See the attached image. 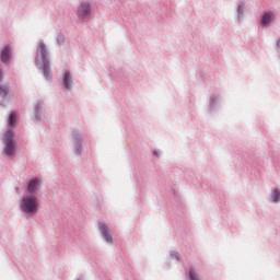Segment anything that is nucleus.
<instances>
[{
    "label": "nucleus",
    "instance_id": "obj_16",
    "mask_svg": "<svg viewBox=\"0 0 280 280\" xmlns=\"http://www.w3.org/2000/svg\"><path fill=\"white\" fill-rule=\"evenodd\" d=\"M277 45H278V47H280V40L278 42V44H277Z\"/></svg>",
    "mask_w": 280,
    "mask_h": 280
},
{
    "label": "nucleus",
    "instance_id": "obj_11",
    "mask_svg": "<svg viewBox=\"0 0 280 280\" xmlns=\"http://www.w3.org/2000/svg\"><path fill=\"white\" fill-rule=\"evenodd\" d=\"M9 124L10 126H16V113H11L9 117Z\"/></svg>",
    "mask_w": 280,
    "mask_h": 280
},
{
    "label": "nucleus",
    "instance_id": "obj_7",
    "mask_svg": "<svg viewBox=\"0 0 280 280\" xmlns=\"http://www.w3.org/2000/svg\"><path fill=\"white\" fill-rule=\"evenodd\" d=\"M10 54H11V49L8 46L4 47L2 52H1V61L2 62H9Z\"/></svg>",
    "mask_w": 280,
    "mask_h": 280
},
{
    "label": "nucleus",
    "instance_id": "obj_8",
    "mask_svg": "<svg viewBox=\"0 0 280 280\" xmlns=\"http://www.w3.org/2000/svg\"><path fill=\"white\" fill-rule=\"evenodd\" d=\"M63 84L66 89H71V73L69 71L63 73Z\"/></svg>",
    "mask_w": 280,
    "mask_h": 280
},
{
    "label": "nucleus",
    "instance_id": "obj_10",
    "mask_svg": "<svg viewBox=\"0 0 280 280\" xmlns=\"http://www.w3.org/2000/svg\"><path fill=\"white\" fill-rule=\"evenodd\" d=\"M271 200L273 202H279V200H280V191H279V189H273L272 195H271Z\"/></svg>",
    "mask_w": 280,
    "mask_h": 280
},
{
    "label": "nucleus",
    "instance_id": "obj_14",
    "mask_svg": "<svg viewBox=\"0 0 280 280\" xmlns=\"http://www.w3.org/2000/svg\"><path fill=\"white\" fill-rule=\"evenodd\" d=\"M57 43H58V45H62V43H65V36L63 35H58Z\"/></svg>",
    "mask_w": 280,
    "mask_h": 280
},
{
    "label": "nucleus",
    "instance_id": "obj_4",
    "mask_svg": "<svg viewBox=\"0 0 280 280\" xmlns=\"http://www.w3.org/2000/svg\"><path fill=\"white\" fill-rule=\"evenodd\" d=\"M78 16L80 19H86V16L91 15V3L89 2H82L78 8Z\"/></svg>",
    "mask_w": 280,
    "mask_h": 280
},
{
    "label": "nucleus",
    "instance_id": "obj_5",
    "mask_svg": "<svg viewBox=\"0 0 280 280\" xmlns=\"http://www.w3.org/2000/svg\"><path fill=\"white\" fill-rule=\"evenodd\" d=\"M98 229L106 242L109 244H113V235H110V230L108 229V225L106 223H98Z\"/></svg>",
    "mask_w": 280,
    "mask_h": 280
},
{
    "label": "nucleus",
    "instance_id": "obj_6",
    "mask_svg": "<svg viewBox=\"0 0 280 280\" xmlns=\"http://www.w3.org/2000/svg\"><path fill=\"white\" fill-rule=\"evenodd\" d=\"M39 184H40V182L38 180V178L31 180L27 186V191L30 194H36V189H38Z\"/></svg>",
    "mask_w": 280,
    "mask_h": 280
},
{
    "label": "nucleus",
    "instance_id": "obj_15",
    "mask_svg": "<svg viewBox=\"0 0 280 280\" xmlns=\"http://www.w3.org/2000/svg\"><path fill=\"white\" fill-rule=\"evenodd\" d=\"M3 78V75L1 74V70H0V80Z\"/></svg>",
    "mask_w": 280,
    "mask_h": 280
},
{
    "label": "nucleus",
    "instance_id": "obj_13",
    "mask_svg": "<svg viewBox=\"0 0 280 280\" xmlns=\"http://www.w3.org/2000/svg\"><path fill=\"white\" fill-rule=\"evenodd\" d=\"M189 278H190L191 280H200V279L198 278V275H196V271H194V269H190V271H189Z\"/></svg>",
    "mask_w": 280,
    "mask_h": 280
},
{
    "label": "nucleus",
    "instance_id": "obj_9",
    "mask_svg": "<svg viewBox=\"0 0 280 280\" xmlns=\"http://www.w3.org/2000/svg\"><path fill=\"white\" fill-rule=\"evenodd\" d=\"M272 20V13H265L261 19L262 25H268L270 21Z\"/></svg>",
    "mask_w": 280,
    "mask_h": 280
},
{
    "label": "nucleus",
    "instance_id": "obj_1",
    "mask_svg": "<svg viewBox=\"0 0 280 280\" xmlns=\"http://www.w3.org/2000/svg\"><path fill=\"white\" fill-rule=\"evenodd\" d=\"M20 209H22L24 213H27V215H36L39 209L38 197L34 195L24 196L20 203Z\"/></svg>",
    "mask_w": 280,
    "mask_h": 280
},
{
    "label": "nucleus",
    "instance_id": "obj_3",
    "mask_svg": "<svg viewBox=\"0 0 280 280\" xmlns=\"http://www.w3.org/2000/svg\"><path fill=\"white\" fill-rule=\"evenodd\" d=\"M3 143L5 145L4 148V154L7 156H11V154H14V131L12 129L8 130L3 136Z\"/></svg>",
    "mask_w": 280,
    "mask_h": 280
},
{
    "label": "nucleus",
    "instance_id": "obj_2",
    "mask_svg": "<svg viewBox=\"0 0 280 280\" xmlns=\"http://www.w3.org/2000/svg\"><path fill=\"white\" fill-rule=\"evenodd\" d=\"M43 63L44 75L47 80L51 78V69L49 68V60L47 59V46L40 43L37 47V65Z\"/></svg>",
    "mask_w": 280,
    "mask_h": 280
},
{
    "label": "nucleus",
    "instance_id": "obj_12",
    "mask_svg": "<svg viewBox=\"0 0 280 280\" xmlns=\"http://www.w3.org/2000/svg\"><path fill=\"white\" fill-rule=\"evenodd\" d=\"M8 93H9L8 86L0 84V95H1L2 97H5V96L8 95Z\"/></svg>",
    "mask_w": 280,
    "mask_h": 280
}]
</instances>
